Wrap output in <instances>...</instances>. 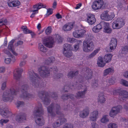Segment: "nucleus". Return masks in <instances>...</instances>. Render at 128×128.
Listing matches in <instances>:
<instances>
[{"label": "nucleus", "instance_id": "nucleus-1", "mask_svg": "<svg viewBox=\"0 0 128 128\" xmlns=\"http://www.w3.org/2000/svg\"><path fill=\"white\" fill-rule=\"evenodd\" d=\"M18 92L16 90L12 88L10 90L6 91L3 92L2 99L4 102H11L13 99L14 96L16 95Z\"/></svg>", "mask_w": 128, "mask_h": 128}, {"label": "nucleus", "instance_id": "nucleus-2", "mask_svg": "<svg viewBox=\"0 0 128 128\" xmlns=\"http://www.w3.org/2000/svg\"><path fill=\"white\" fill-rule=\"evenodd\" d=\"M115 16L114 12H108L106 11L104 12L101 15V18L102 20L106 21L112 20Z\"/></svg>", "mask_w": 128, "mask_h": 128}, {"label": "nucleus", "instance_id": "nucleus-3", "mask_svg": "<svg viewBox=\"0 0 128 128\" xmlns=\"http://www.w3.org/2000/svg\"><path fill=\"white\" fill-rule=\"evenodd\" d=\"M124 24V20L122 18H118L114 20L112 23V27L114 29H120Z\"/></svg>", "mask_w": 128, "mask_h": 128}, {"label": "nucleus", "instance_id": "nucleus-4", "mask_svg": "<svg viewBox=\"0 0 128 128\" xmlns=\"http://www.w3.org/2000/svg\"><path fill=\"white\" fill-rule=\"evenodd\" d=\"M94 45L92 41H84L83 45V50L84 51L89 52H91L94 49Z\"/></svg>", "mask_w": 128, "mask_h": 128}, {"label": "nucleus", "instance_id": "nucleus-5", "mask_svg": "<svg viewBox=\"0 0 128 128\" xmlns=\"http://www.w3.org/2000/svg\"><path fill=\"white\" fill-rule=\"evenodd\" d=\"M38 70L40 72L41 76L43 78H47L50 76V71L49 68L43 66L39 68Z\"/></svg>", "mask_w": 128, "mask_h": 128}, {"label": "nucleus", "instance_id": "nucleus-6", "mask_svg": "<svg viewBox=\"0 0 128 128\" xmlns=\"http://www.w3.org/2000/svg\"><path fill=\"white\" fill-rule=\"evenodd\" d=\"M122 109V107L120 105L112 107L110 111L109 116L111 117H114L120 112Z\"/></svg>", "mask_w": 128, "mask_h": 128}, {"label": "nucleus", "instance_id": "nucleus-7", "mask_svg": "<svg viewBox=\"0 0 128 128\" xmlns=\"http://www.w3.org/2000/svg\"><path fill=\"white\" fill-rule=\"evenodd\" d=\"M104 4L102 0H97L93 2L92 7L94 10H98L101 8Z\"/></svg>", "mask_w": 128, "mask_h": 128}, {"label": "nucleus", "instance_id": "nucleus-8", "mask_svg": "<svg viewBox=\"0 0 128 128\" xmlns=\"http://www.w3.org/2000/svg\"><path fill=\"white\" fill-rule=\"evenodd\" d=\"M0 114L5 118H10L12 116V113L7 108L3 109L0 107Z\"/></svg>", "mask_w": 128, "mask_h": 128}, {"label": "nucleus", "instance_id": "nucleus-9", "mask_svg": "<svg viewBox=\"0 0 128 128\" xmlns=\"http://www.w3.org/2000/svg\"><path fill=\"white\" fill-rule=\"evenodd\" d=\"M43 110L42 107L40 104H39L38 106H37L34 110L33 115L34 116H38L41 115L43 114Z\"/></svg>", "mask_w": 128, "mask_h": 128}, {"label": "nucleus", "instance_id": "nucleus-10", "mask_svg": "<svg viewBox=\"0 0 128 128\" xmlns=\"http://www.w3.org/2000/svg\"><path fill=\"white\" fill-rule=\"evenodd\" d=\"M54 105L52 104L48 108V113L49 116L53 117L54 116V114L53 113L54 108L55 109L57 114H60L59 106H58V108H56V107H54Z\"/></svg>", "mask_w": 128, "mask_h": 128}, {"label": "nucleus", "instance_id": "nucleus-11", "mask_svg": "<svg viewBox=\"0 0 128 128\" xmlns=\"http://www.w3.org/2000/svg\"><path fill=\"white\" fill-rule=\"evenodd\" d=\"M43 44L46 47L52 48L53 46L54 41L52 37L50 36L45 39L43 41Z\"/></svg>", "mask_w": 128, "mask_h": 128}, {"label": "nucleus", "instance_id": "nucleus-12", "mask_svg": "<svg viewBox=\"0 0 128 128\" xmlns=\"http://www.w3.org/2000/svg\"><path fill=\"white\" fill-rule=\"evenodd\" d=\"M102 28H103V31L105 33L110 34L112 30L110 27V24L108 22H101Z\"/></svg>", "mask_w": 128, "mask_h": 128}, {"label": "nucleus", "instance_id": "nucleus-13", "mask_svg": "<svg viewBox=\"0 0 128 128\" xmlns=\"http://www.w3.org/2000/svg\"><path fill=\"white\" fill-rule=\"evenodd\" d=\"M28 74L29 76V79L33 84H35V82H38V76L37 74L34 73V72L32 71L29 72Z\"/></svg>", "mask_w": 128, "mask_h": 128}, {"label": "nucleus", "instance_id": "nucleus-14", "mask_svg": "<svg viewBox=\"0 0 128 128\" xmlns=\"http://www.w3.org/2000/svg\"><path fill=\"white\" fill-rule=\"evenodd\" d=\"M98 112L97 110H95L92 112L90 114L89 119L90 120L95 122L98 117Z\"/></svg>", "mask_w": 128, "mask_h": 128}, {"label": "nucleus", "instance_id": "nucleus-15", "mask_svg": "<svg viewBox=\"0 0 128 128\" xmlns=\"http://www.w3.org/2000/svg\"><path fill=\"white\" fill-rule=\"evenodd\" d=\"M117 43V41L116 38H112L110 44V50L108 51L110 52L114 50L116 46Z\"/></svg>", "mask_w": 128, "mask_h": 128}, {"label": "nucleus", "instance_id": "nucleus-16", "mask_svg": "<svg viewBox=\"0 0 128 128\" xmlns=\"http://www.w3.org/2000/svg\"><path fill=\"white\" fill-rule=\"evenodd\" d=\"M86 19L87 22L91 25L94 24L96 21L94 15L92 14H89L87 15Z\"/></svg>", "mask_w": 128, "mask_h": 128}, {"label": "nucleus", "instance_id": "nucleus-17", "mask_svg": "<svg viewBox=\"0 0 128 128\" xmlns=\"http://www.w3.org/2000/svg\"><path fill=\"white\" fill-rule=\"evenodd\" d=\"M46 7V6L44 5L43 4L40 3H38L36 4L33 6V8L34 9H36V10H32V14L35 15L38 13V10L42 8H45Z\"/></svg>", "mask_w": 128, "mask_h": 128}, {"label": "nucleus", "instance_id": "nucleus-18", "mask_svg": "<svg viewBox=\"0 0 128 128\" xmlns=\"http://www.w3.org/2000/svg\"><path fill=\"white\" fill-rule=\"evenodd\" d=\"M14 41V40H12L8 43V48L14 55L16 56L18 55V54L14 51V48L13 46Z\"/></svg>", "mask_w": 128, "mask_h": 128}, {"label": "nucleus", "instance_id": "nucleus-19", "mask_svg": "<svg viewBox=\"0 0 128 128\" xmlns=\"http://www.w3.org/2000/svg\"><path fill=\"white\" fill-rule=\"evenodd\" d=\"M23 71L22 68H18L14 72V77L16 80H18L20 78L21 74Z\"/></svg>", "mask_w": 128, "mask_h": 128}, {"label": "nucleus", "instance_id": "nucleus-20", "mask_svg": "<svg viewBox=\"0 0 128 128\" xmlns=\"http://www.w3.org/2000/svg\"><path fill=\"white\" fill-rule=\"evenodd\" d=\"M74 25V24L72 23L66 24L62 26V29L65 32L70 31L73 28Z\"/></svg>", "mask_w": 128, "mask_h": 128}, {"label": "nucleus", "instance_id": "nucleus-21", "mask_svg": "<svg viewBox=\"0 0 128 128\" xmlns=\"http://www.w3.org/2000/svg\"><path fill=\"white\" fill-rule=\"evenodd\" d=\"M87 91V88L85 87L83 91H79L77 92L75 96L76 97L80 99L84 98Z\"/></svg>", "mask_w": 128, "mask_h": 128}, {"label": "nucleus", "instance_id": "nucleus-22", "mask_svg": "<svg viewBox=\"0 0 128 128\" xmlns=\"http://www.w3.org/2000/svg\"><path fill=\"white\" fill-rule=\"evenodd\" d=\"M8 3V6L13 7L19 6L20 4V2L18 0H9Z\"/></svg>", "mask_w": 128, "mask_h": 128}, {"label": "nucleus", "instance_id": "nucleus-23", "mask_svg": "<svg viewBox=\"0 0 128 128\" xmlns=\"http://www.w3.org/2000/svg\"><path fill=\"white\" fill-rule=\"evenodd\" d=\"M75 44L73 46V50L76 52L79 50V48L81 46L82 42L81 40H77L75 42Z\"/></svg>", "mask_w": 128, "mask_h": 128}, {"label": "nucleus", "instance_id": "nucleus-24", "mask_svg": "<svg viewBox=\"0 0 128 128\" xmlns=\"http://www.w3.org/2000/svg\"><path fill=\"white\" fill-rule=\"evenodd\" d=\"M90 113V110L88 108H86L81 112L80 116L82 118H85L88 116Z\"/></svg>", "mask_w": 128, "mask_h": 128}, {"label": "nucleus", "instance_id": "nucleus-25", "mask_svg": "<svg viewBox=\"0 0 128 128\" xmlns=\"http://www.w3.org/2000/svg\"><path fill=\"white\" fill-rule=\"evenodd\" d=\"M120 95L122 100H124L128 98V92L125 90L121 91Z\"/></svg>", "mask_w": 128, "mask_h": 128}, {"label": "nucleus", "instance_id": "nucleus-26", "mask_svg": "<svg viewBox=\"0 0 128 128\" xmlns=\"http://www.w3.org/2000/svg\"><path fill=\"white\" fill-rule=\"evenodd\" d=\"M114 72V68L113 67L109 68L105 70L103 72L104 76H106L113 73Z\"/></svg>", "mask_w": 128, "mask_h": 128}, {"label": "nucleus", "instance_id": "nucleus-27", "mask_svg": "<svg viewBox=\"0 0 128 128\" xmlns=\"http://www.w3.org/2000/svg\"><path fill=\"white\" fill-rule=\"evenodd\" d=\"M36 123L39 126H42L44 124L45 121L42 117L40 116V118H38L35 120Z\"/></svg>", "mask_w": 128, "mask_h": 128}, {"label": "nucleus", "instance_id": "nucleus-28", "mask_svg": "<svg viewBox=\"0 0 128 128\" xmlns=\"http://www.w3.org/2000/svg\"><path fill=\"white\" fill-rule=\"evenodd\" d=\"M16 120L18 122L21 123L23 122L24 120H26V117L24 115H18L16 117Z\"/></svg>", "mask_w": 128, "mask_h": 128}, {"label": "nucleus", "instance_id": "nucleus-29", "mask_svg": "<svg viewBox=\"0 0 128 128\" xmlns=\"http://www.w3.org/2000/svg\"><path fill=\"white\" fill-rule=\"evenodd\" d=\"M102 29V26L101 22L96 25L94 26L92 29L93 31L95 33H98Z\"/></svg>", "mask_w": 128, "mask_h": 128}, {"label": "nucleus", "instance_id": "nucleus-30", "mask_svg": "<svg viewBox=\"0 0 128 128\" xmlns=\"http://www.w3.org/2000/svg\"><path fill=\"white\" fill-rule=\"evenodd\" d=\"M112 55L110 54H106L104 56V58L106 63L110 62L112 60Z\"/></svg>", "mask_w": 128, "mask_h": 128}, {"label": "nucleus", "instance_id": "nucleus-31", "mask_svg": "<svg viewBox=\"0 0 128 128\" xmlns=\"http://www.w3.org/2000/svg\"><path fill=\"white\" fill-rule=\"evenodd\" d=\"M105 62L103 61L102 58L100 56L99 57L97 61L98 66L100 67H103L105 65Z\"/></svg>", "mask_w": 128, "mask_h": 128}, {"label": "nucleus", "instance_id": "nucleus-32", "mask_svg": "<svg viewBox=\"0 0 128 128\" xmlns=\"http://www.w3.org/2000/svg\"><path fill=\"white\" fill-rule=\"evenodd\" d=\"M85 74V77L86 79L91 78L92 76V71L90 69H86V71L84 72Z\"/></svg>", "mask_w": 128, "mask_h": 128}, {"label": "nucleus", "instance_id": "nucleus-33", "mask_svg": "<svg viewBox=\"0 0 128 128\" xmlns=\"http://www.w3.org/2000/svg\"><path fill=\"white\" fill-rule=\"evenodd\" d=\"M100 50V48H98L96 49L88 56V58H93L98 52Z\"/></svg>", "mask_w": 128, "mask_h": 128}, {"label": "nucleus", "instance_id": "nucleus-34", "mask_svg": "<svg viewBox=\"0 0 128 128\" xmlns=\"http://www.w3.org/2000/svg\"><path fill=\"white\" fill-rule=\"evenodd\" d=\"M98 101V102L103 103L105 101V99L102 93L99 94L97 98Z\"/></svg>", "mask_w": 128, "mask_h": 128}, {"label": "nucleus", "instance_id": "nucleus-35", "mask_svg": "<svg viewBox=\"0 0 128 128\" xmlns=\"http://www.w3.org/2000/svg\"><path fill=\"white\" fill-rule=\"evenodd\" d=\"M58 121H60V124L58 122L54 123L53 124V126L54 128L60 126V124H62V123H63L66 121V120L64 118H63L61 119V120H58Z\"/></svg>", "mask_w": 128, "mask_h": 128}, {"label": "nucleus", "instance_id": "nucleus-36", "mask_svg": "<svg viewBox=\"0 0 128 128\" xmlns=\"http://www.w3.org/2000/svg\"><path fill=\"white\" fill-rule=\"evenodd\" d=\"M41 95H42V97H41V99L42 100H44V103L45 104L48 105L50 103V101L48 99V98L46 96V95L43 94H41Z\"/></svg>", "mask_w": 128, "mask_h": 128}, {"label": "nucleus", "instance_id": "nucleus-37", "mask_svg": "<svg viewBox=\"0 0 128 128\" xmlns=\"http://www.w3.org/2000/svg\"><path fill=\"white\" fill-rule=\"evenodd\" d=\"M108 116L104 115L100 119V122L102 124H105L109 121Z\"/></svg>", "mask_w": 128, "mask_h": 128}, {"label": "nucleus", "instance_id": "nucleus-38", "mask_svg": "<svg viewBox=\"0 0 128 128\" xmlns=\"http://www.w3.org/2000/svg\"><path fill=\"white\" fill-rule=\"evenodd\" d=\"M63 53L65 56L68 58H70L72 56L73 54V53L71 50L63 51Z\"/></svg>", "mask_w": 128, "mask_h": 128}, {"label": "nucleus", "instance_id": "nucleus-39", "mask_svg": "<svg viewBox=\"0 0 128 128\" xmlns=\"http://www.w3.org/2000/svg\"><path fill=\"white\" fill-rule=\"evenodd\" d=\"M72 47L71 45L68 44H64L63 51H72Z\"/></svg>", "mask_w": 128, "mask_h": 128}, {"label": "nucleus", "instance_id": "nucleus-40", "mask_svg": "<svg viewBox=\"0 0 128 128\" xmlns=\"http://www.w3.org/2000/svg\"><path fill=\"white\" fill-rule=\"evenodd\" d=\"M38 48L39 50L42 52H45L47 51L46 48L41 44H38Z\"/></svg>", "mask_w": 128, "mask_h": 128}, {"label": "nucleus", "instance_id": "nucleus-41", "mask_svg": "<svg viewBox=\"0 0 128 128\" xmlns=\"http://www.w3.org/2000/svg\"><path fill=\"white\" fill-rule=\"evenodd\" d=\"M12 60H11L10 58H6L4 60V62L6 64H9L10 63L11 61L13 62H14L16 60L15 58L13 56L12 57Z\"/></svg>", "mask_w": 128, "mask_h": 128}, {"label": "nucleus", "instance_id": "nucleus-42", "mask_svg": "<svg viewBox=\"0 0 128 128\" xmlns=\"http://www.w3.org/2000/svg\"><path fill=\"white\" fill-rule=\"evenodd\" d=\"M21 29L23 32L26 34H29L31 32V30H28L26 26H24L22 27Z\"/></svg>", "mask_w": 128, "mask_h": 128}, {"label": "nucleus", "instance_id": "nucleus-43", "mask_svg": "<svg viewBox=\"0 0 128 128\" xmlns=\"http://www.w3.org/2000/svg\"><path fill=\"white\" fill-rule=\"evenodd\" d=\"M23 98L26 99L28 100L30 98H31L32 96L31 94H28L26 92H25L23 94Z\"/></svg>", "mask_w": 128, "mask_h": 128}, {"label": "nucleus", "instance_id": "nucleus-44", "mask_svg": "<svg viewBox=\"0 0 128 128\" xmlns=\"http://www.w3.org/2000/svg\"><path fill=\"white\" fill-rule=\"evenodd\" d=\"M78 32L79 33V35L80 37L82 38L86 34V31L85 30L83 29L78 30Z\"/></svg>", "mask_w": 128, "mask_h": 128}, {"label": "nucleus", "instance_id": "nucleus-45", "mask_svg": "<svg viewBox=\"0 0 128 128\" xmlns=\"http://www.w3.org/2000/svg\"><path fill=\"white\" fill-rule=\"evenodd\" d=\"M108 128H118V126L116 123H110L108 124Z\"/></svg>", "mask_w": 128, "mask_h": 128}, {"label": "nucleus", "instance_id": "nucleus-46", "mask_svg": "<svg viewBox=\"0 0 128 128\" xmlns=\"http://www.w3.org/2000/svg\"><path fill=\"white\" fill-rule=\"evenodd\" d=\"M55 60V58L53 57H50L46 61V64H49L50 63L52 62Z\"/></svg>", "mask_w": 128, "mask_h": 128}, {"label": "nucleus", "instance_id": "nucleus-47", "mask_svg": "<svg viewBox=\"0 0 128 128\" xmlns=\"http://www.w3.org/2000/svg\"><path fill=\"white\" fill-rule=\"evenodd\" d=\"M79 33L78 30H75L73 33V35L74 37L76 38H80Z\"/></svg>", "mask_w": 128, "mask_h": 128}, {"label": "nucleus", "instance_id": "nucleus-48", "mask_svg": "<svg viewBox=\"0 0 128 128\" xmlns=\"http://www.w3.org/2000/svg\"><path fill=\"white\" fill-rule=\"evenodd\" d=\"M78 74V72L76 71L74 74V72L72 71L70 72L68 74V76L69 77H72L74 76V75H76Z\"/></svg>", "mask_w": 128, "mask_h": 128}, {"label": "nucleus", "instance_id": "nucleus-49", "mask_svg": "<svg viewBox=\"0 0 128 128\" xmlns=\"http://www.w3.org/2000/svg\"><path fill=\"white\" fill-rule=\"evenodd\" d=\"M56 41L58 43H60L62 42V38L58 35H57L56 36Z\"/></svg>", "mask_w": 128, "mask_h": 128}, {"label": "nucleus", "instance_id": "nucleus-50", "mask_svg": "<svg viewBox=\"0 0 128 128\" xmlns=\"http://www.w3.org/2000/svg\"><path fill=\"white\" fill-rule=\"evenodd\" d=\"M120 83L124 86L128 87V82L123 79L121 80L120 81Z\"/></svg>", "mask_w": 128, "mask_h": 128}, {"label": "nucleus", "instance_id": "nucleus-51", "mask_svg": "<svg viewBox=\"0 0 128 128\" xmlns=\"http://www.w3.org/2000/svg\"><path fill=\"white\" fill-rule=\"evenodd\" d=\"M98 124L95 122H93L91 124L90 128H98Z\"/></svg>", "mask_w": 128, "mask_h": 128}, {"label": "nucleus", "instance_id": "nucleus-52", "mask_svg": "<svg viewBox=\"0 0 128 128\" xmlns=\"http://www.w3.org/2000/svg\"><path fill=\"white\" fill-rule=\"evenodd\" d=\"M52 32V29L50 27L47 28L45 30V33L46 34H48Z\"/></svg>", "mask_w": 128, "mask_h": 128}, {"label": "nucleus", "instance_id": "nucleus-53", "mask_svg": "<svg viewBox=\"0 0 128 128\" xmlns=\"http://www.w3.org/2000/svg\"><path fill=\"white\" fill-rule=\"evenodd\" d=\"M67 41L70 43H73L76 42L77 40L74 38H68L67 39Z\"/></svg>", "mask_w": 128, "mask_h": 128}, {"label": "nucleus", "instance_id": "nucleus-54", "mask_svg": "<svg viewBox=\"0 0 128 128\" xmlns=\"http://www.w3.org/2000/svg\"><path fill=\"white\" fill-rule=\"evenodd\" d=\"M73 96H74L72 94H71L70 96H68V95H66V96H63L62 98L63 99L66 100L67 99V98H70L71 99H72L73 97Z\"/></svg>", "mask_w": 128, "mask_h": 128}, {"label": "nucleus", "instance_id": "nucleus-55", "mask_svg": "<svg viewBox=\"0 0 128 128\" xmlns=\"http://www.w3.org/2000/svg\"><path fill=\"white\" fill-rule=\"evenodd\" d=\"M24 104V102L20 101H18L16 104V105L18 107L22 106Z\"/></svg>", "mask_w": 128, "mask_h": 128}, {"label": "nucleus", "instance_id": "nucleus-56", "mask_svg": "<svg viewBox=\"0 0 128 128\" xmlns=\"http://www.w3.org/2000/svg\"><path fill=\"white\" fill-rule=\"evenodd\" d=\"M122 53H124L126 52H128V46H126L123 47L122 48Z\"/></svg>", "mask_w": 128, "mask_h": 128}, {"label": "nucleus", "instance_id": "nucleus-57", "mask_svg": "<svg viewBox=\"0 0 128 128\" xmlns=\"http://www.w3.org/2000/svg\"><path fill=\"white\" fill-rule=\"evenodd\" d=\"M63 128H73V126L71 124H66L64 126Z\"/></svg>", "mask_w": 128, "mask_h": 128}, {"label": "nucleus", "instance_id": "nucleus-58", "mask_svg": "<svg viewBox=\"0 0 128 128\" xmlns=\"http://www.w3.org/2000/svg\"><path fill=\"white\" fill-rule=\"evenodd\" d=\"M6 86V82H4L2 83L1 86V89L2 90H4Z\"/></svg>", "mask_w": 128, "mask_h": 128}, {"label": "nucleus", "instance_id": "nucleus-59", "mask_svg": "<svg viewBox=\"0 0 128 128\" xmlns=\"http://www.w3.org/2000/svg\"><path fill=\"white\" fill-rule=\"evenodd\" d=\"M9 121V120L8 119L6 120L1 119L0 120V124L2 125L3 123H6L8 122Z\"/></svg>", "mask_w": 128, "mask_h": 128}, {"label": "nucleus", "instance_id": "nucleus-60", "mask_svg": "<svg viewBox=\"0 0 128 128\" xmlns=\"http://www.w3.org/2000/svg\"><path fill=\"white\" fill-rule=\"evenodd\" d=\"M122 120H121V121H122V124H128V121H127L126 120H125L124 119V120L123 119H122ZM123 126H124L123 125H122Z\"/></svg>", "mask_w": 128, "mask_h": 128}, {"label": "nucleus", "instance_id": "nucleus-61", "mask_svg": "<svg viewBox=\"0 0 128 128\" xmlns=\"http://www.w3.org/2000/svg\"><path fill=\"white\" fill-rule=\"evenodd\" d=\"M52 9H50L48 10L47 14L48 15H49L52 14Z\"/></svg>", "mask_w": 128, "mask_h": 128}, {"label": "nucleus", "instance_id": "nucleus-62", "mask_svg": "<svg viewBox=\"0 0 128 128\" xmlns=\"http://www.w3.org/2000/svg\"><path fill=\"white\" fill-rule=\"evenodd\" d=\"M123 76L126 78H128V71H126L124 72Z\"/></svg>", "mask_w": 128, "mask_h": 128}, {"label": "nucleus", "instance_id": "nucleus-63", "mask_svg": "<svg viewBox=\"0 0 128 128\" xmlns=\"http://www.w3.org/2000/svg\"><path fill=\"white\" fill-rule=\"evenodd\" d=\"M26 64V62L25 61H22L20 64V66L21 67L22 66L25 65Z\"/></svg>", "mask_w": 128, "mask_h": 128}, {"label": "nucleus", "instance_id": "nucleus-64", "mask_svg": "<svg viewBox=\"0 0 128 128\" xmlns=\"http://www.w3.org/2000/svg\"><path fill=\"white\" fill-rule=\"evenodd\" d=\"M5 68L4 67L2 66L0 67V73H3L4 72Z\"/></svg>", "mask_w": 128, "mask_h": 128}]
</instances>
